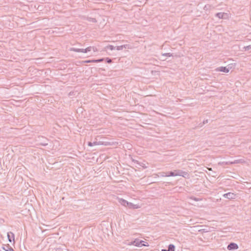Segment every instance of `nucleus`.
I'll return each instance as SVG.
<instances>
[{
    "label": "nucleus",
    "mask_w": 251,
    "mask_h": 251,
    "mask_svg": "<svg viewBox=\"0 0 251 251\" xmlns=\"http://www.w3.org/2000/svg\"><path fill=\"white\" fill-rule=\"evenodd\" d=\"M128 245H134V246L138 247L149 246L148 245V243H147L146 242H145L143 240H140L138 238H136L134 240L129 242L128 244Z\"/></svg>",
    "instance_id": "obj_1"
},
{
    "label": "nucleus",
    "mask_w": 251,
    "mask_h": 251,
    "mask_svg": "<svg viewBox=\"0 0 251 251\" xmlns=\"http://www.w3.org/2000/svg\"><path fill=\"white\" fill-rule=\"evenodd\" d=\"M121 204L129 209H137L138 208V206L134 205L131 202H129L125 200L121 199L120 201Z\"/></svg>",
    "instance_id": "obj_2"
},
{
    "label": "nucleus",
    "mask_w": 251,
    "mask_h": 251,
    "mask_svg": "<svg viewBox=\"0 0 251 251\" xmlns=\"http://www.w3.org/2000/svg\"><path fill=\"white\" fill-rule=\"evenodd\" d=\"M36 141L38 142L37 145H42L43 146H46L48 145L49 140L42 136H38L36 139Z\"/></svg>",
    "instance_id": "obj_3"
},
{
    "label": "nucleus",
    "mask_w": 251,
    "mask_h": 251,
    "mask_svg": "<svg viewBox=\"0 0 251 251\" xmlns=\"http://www.w3.org/2000/svg\"><path fill=\"white\" fill-rule=\"evenodd\" d=\"M91 50H92L91 46H89L85 49H77V48H71L70 49V50H71V51L77 52H83V53H87L88 51H90Z\"/></svg>",
    "instance_id": "obj_4"
},
{
    "label": "nucleus",
    "mask_w": 251,
    "mask_h": 251,
    "mask_svg": "<svg viewBox=\"0 0 251 251\" xmlns=\"http://www.w3.org/2000/svg\"><path fill=\"white\" fill-rule=\"evenodd\" d=\"M223 197L229 200L235 199L236 195L233 193L228 192L223 195Z\"/></svg>",
    "instance_id": "obj_5"
},
{
    "label": "nucleus",
    "mask_w": 251,
    "mask_h": 251,
    "mask_svg": "<svg viewBox=\"0 0 251 251\" xmlns=\"http://www.w3.org/2000/svg\"><path fill=\"white\" fill-rule=\"evenodd\" d=\"M238 248V245L233 242L230 243L227 247V249L229 251L237 250Z\"/></svg>",
    "instance_id": "obj_6"
},
{
    "label": "nucleus",
    "mask_w": 251,
    "mask_h": 251,
    "mask_svg": "<svg viewBox=\"0 0 251 251\" xmlns=\"http://www.w3.org/2000/svg\"><path fill=\"white\" fill-rule=\"evenodd\" d=\"M215 16L219 19H225L227 17V14L226 13L219 12L216 13Z\"/></svg>",
    "instance_id": "obj_7"
},
{
    "label": "nucleus",
    "mask_w": 251,
    "mask_h": 251,
    "mask_svg": "<svg viewBox=\"0 0 251 251\" xmlns=\"http://www.w3.org/2000/svg\"><path fill=\"white\" fill-rule=\"evenodd\" d=\"M7 237L8 241L10 242H12V241L15 242V235L12 232H9L7 233Z\"/></svg>",
    "instance_id": "obj_8"
},
{
    "label": "nucleus",
    "mask_w": 251,
    "mask_h": 251,
    "mask_svg": "<svg viewBox=\"0 0 251 251\" xmlns=\"http://www.w3.org/2000/svg\"><path fill=\"white\" fill-rule=\"evenodd\" d=\"M174 172H175V174H178V173H179L177 176H184V175H187V173L186 172H184L182 170H175Z\"/></svg>",
    "instance_id": "obj_9"
},
{
    "label": "nucleus",
    "mask_w": 251,
    "mask_h": 251,
    "mask_svg": "<svg viewBox=\"0 0 251 251\" xmlns=\"http://www.w3.org/2000/svg\"><path fill=\"white\" fill-rule=\"evenodd\" d=\"M217 70L226 73H228L229 71L228 68H226V67H220L218 68Z\"/></svg>",
    "instance_id": "obj_10"
},
{
    "label": "nucleus",
    "mask_w": 251,
    "mask_h": 251,
    "mask_svg": "<svg viewBox=\"0 0 251 251\" xmlns=\"http://www.w3.org/2000/svg\"><path fill=\"white\" fill-rule=\"evenodd\" d=\"M3 249L5 251H14L13 248L9 245H7L5 246V247H3Z\"/></svg>",
    "instance_id": "obj_11"
},
{
    "label": "nucleus",
    "mask_w": 251,
    "mask_h": 251,
    "mask_svg": "<svg viewBox=\"0 0 251 251\" xmlns=\"http://www.w3.org/2000/svg\"><path fill=\"white\" fill-rule=\"evenodd\" d=\"M175 246L173 244H170L168 247L167 251H175Z\"/></svg>",
    "instance_id": "obj_12"
},
{
    "label": "nucleus",
    "mask_w": 251,
    "mask_h": 251,
    "mask_svg": "<svg viewBox=\"0 0 251 251\" xmlns=\"http://www.w3.org/2000/svg\"><path fill=\"white\" fill-rule=\"evenodd\" d=\"M179 173H178V174H175V172H173V171L168 172L167 176H177V175Z\"/></svg>",
    "instance_id": "obj_13"
},
{
    "label": "nucleus",
    "mask_w": 251,
    "mask_h": 251,
    "mask_svg": "<svg viewBox=\"0 0 251 251\" xmlns=\"http://www.w3.org/2000/svg\"><path fill=\"white\" fill-rule=\"evenodd\" d=\"M122 46L123 49H132L133 48V47L129 44L123 45Z\"/></svg>",
    "instance_id": "obj_14"
},
{
    "label": "nucleus",
    "mask_w": 251,
    "mask_h": 251,
    "mask_svg": "<svg viewBox=\"0 0 251 251\" xmlns=\"http://www.w3.org/2000/svg\"><path fill=\"white\" fill-rule=\"evenodd\" d=\"M211 7H212V6L211 5L207 4L204 6L203 9L205 10H208L211 9Z\"/></svg>",
    "instance_id": "obj_15"
},
{
    "label": "nucleus",
    "mask_w": 251,
    "mask_h": 251,
    "mask_svg": "<svg viewBox=\"0 0 251 251\" xmlns=\"http://www.w3.org/2000/svg\"><path fill=\"white\" fill-rule=\"evenodd\" d=\"M116 48V47H114L112 45H108L105 47L106 49H109L110 50H113Z\"/></svg>",
    "instance_id": "obj_16"
},
{
    "label": "nucleus",
    "mask_w": 251,
    "mask_h": 251,
    "mask_svg": "<svg viewBox=\"0 0 251 251\" xmlns=\"http://www.w3.org/2000/svg\"><path fill=\"white\" fill-rule=\"evenodd\" d=\"M104 60H105V62L106 63L109 64L112 62V60L109 57H106V58H104Z\"/></svg>",
    "instance_id": "obj_17"
},
{
    "label": "nucleus",
    "mask_w": 251,
    "mask_h": 251,
    "mask_svg": "<svg viewBox=\"0 0 251 251\" xmlns=\"http://www.w3.org/2000/svg\"><path fill=\"white\" fill-rule=\"evenodd\" d=\"M162 55L165 56H168V57H171V56H173V53H165L162 54Z\"/></svg>",
    "instance_id": "obj_18"
},
{
    "label": "nucleus",
    "mask_w": 251,
    "mask_h": 251,
    "mask_svg": "<svg viewBox=\"0 0 251 251\" xmlns=\"http://www.w3.org/2000/svg\"><path fill=\"white\" fill-rule=\"evenodd\" d=\"M88 145L89 146L92 147V146H93L94 145H98V144H97V142H94L93 143H92L91 142H89Z\"/></svg>",
    "instance_id": "obj_19"
},
{
    "label": "nucleus",
    "mask_w": 251,
    "mask_h": 251,
    "mask_svg": "<svg viewBox=\"0 0 251 251\" xmlns=\"http://www.w3.org/2000/svg\"><path fill=\"white\" fill-rule=\"evenodd\" d=\"M160 176L162 177H164V176H167V175H168V172H161L160 173Z\"/></svg>",
    "instance_id": "obj_20"
},
{
    "label": "nucleus",
    "mask_w": 251,
    "mask_h": 251,
    "mask_svg": "<svg viewBox=\"0 0 251 251\" xmlns=\"http://www.w3.org/2000/svg\"><path fill=\"white\" fill-rule=\"evenodd\" d=\"M208 122V120H204V121H203L202 124H201H201H200V125H200V127H201V126H202V125H203L205 124H207Z\"/></svg>",
    "instance_id": "obj_21"
},
{
    "label": "nucleus",
    "mask_w": 251,
    "mask_h": 251,
    "mask_svg": "<svg viewBox=\"0 0 251 251\" xmlns=\"http://www.w3.org/2000/svg\"><path fill=\"white\" fill-rule=\"evenodd\" d=\"M104 60V58L96 59V63L102 62Z\"/></svg>",
    "instance_id": "obj_22"
},
{
    "label": "nucleus",
    "mask_w": 251,
    "mask_h": 251,
    "mask_svg": "<svg viewBox=\"0 0 251 251\" xmlns=\"http://www.w3.org/2000/svg\"><path fill=\"white\" fill-rule=\"evenodd\" d=\"M116 49L118 50H122L123 49L122 45L116 47Z\"/></svg>",
    "instance_id": "obj_23"
},
{
    "label": "nucleus",
    "mask_w": 251,
    "mask_h": 251,
    "mask_svg": "<svg viewBox=\"0 0 251 251\" xmlns=\"http://www.w3.org/2000/svg\"><path fill=\"white\" fill-rule=\"evenodd\" d=\"M244 48L245 49V50H249L250 49H251V46L249 45V46H246V47H244Z\"/></svg>",
    "instance_id": "obj_24"
},
{
    "label": "nucleus",
    "mask_w": 251,
    "mask_h": 251,
    "mask_svg": "<svg viewBox=\"0 0 251 251\" xmlns=\"http://www.w3.org/2000/svg\"><path fill=\"white\" fill-rule=\"evenodd\" d=\"M91 48H92V50H93L94 52H96V51H98L97 48L96 47H91Z\"/></svg>",
    "instance_id": "obj_25"
},
{
    "label": "nucleus",
    "mask_w": 251,
    "mask_h": 251,
    "mask_svg": "<svg viewBox=\"0 0 251 251\" xmlns=\"http://www.w3.org/2000/svg\"><path fill=\"white\" fill-rule=\"evenodd\" d=\"M84 63H91V60H86L82 61Z\"/></svg>",
    "instance_id": "obj_26"
},
{
    "label": "nucleus",
    "mask_w": 251,
    "mask_h": 251,
    "mask_svg": "<svg viewBox=\"0 0 251 251\" xmlns=\"http://www.w3.org/2000/svg\"><path fill=\"white\" fill-rule=\"evenodd\" d=\"M90 21L93 22V23H96L97 22V20L95 18H91V20H90Z\"/></svg>",
    "instance_id": "obj_27"
},
{
    "label": "nucleus",
    "mask_w": 251,
    "mask_h": 251,
    "mask_svg": "<svg viewBox=\"0 0 251 251\" xmlns=\"http://www.w3.org/2000/svg\"><path fill=\"white\" fill-rule=\"evenodd\" d=\"M91 63H96V59L91 60Z\"/></svg>",
    "instance_id": "obj_28"
},
{
    "label": "nucleus",
    "mask_w": 251,
    "mask_h": 251,
    "mask_svg": "<svg viewBox=\"0 0 251 251\" xmlns=\"http://www.w3.org/2000/svg\"><path fill=\"white\" fill-rule=\"evenodd\" d=\"M132 161H134V162H136V163H137V164H139V163L138 162V161H137V160H134V159H132Z\"/></svg>",
    "instance_id": "obj_29"
}]
</instances>
